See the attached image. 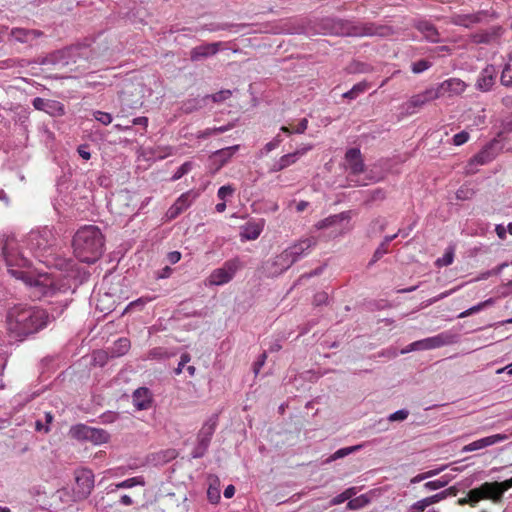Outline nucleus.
Returning <instances> with one entry per match:
<instances>
[{
    "instance_id": "16",
    "label": "nucleus",
    "mask_w": 512,
    "mask_h": 512,
    "mask_svg": "<svg viewBox=\"0 0 512 512\" xmlns=\"http://www.w3.org/2000/svg\"><path fill=\"white\" fill-rule=\"evenodd\" d=\"M345 168L353 176H358L365 171L364 160L358 148H350L346 151Z\"/></svg>"
},
{
    "instance_id": "56",
    "label": "nucleus",
    "mask_w": 512,
    "mask_h": 512,
    "mask_svg": "<svg viewBox=\"0 0 512 512\" xmlns=\"http://www.w3.org/2000/svg\"><path fill=\"white\" fill-rule=\"evenodd\" d=\"M77 152H78L79 156L82 157L84 160H89L91 158V154L88 151L87 144L80 145L77 149Z\"/></svg>"
},
{
    "instance_id": "37",
    "label": "nucleus",
    "mask_w": 512,
    "mask_h": 512,
    "mask_svg": "<svg viewBox=\"0 0 512 512\" xmlns=\"http://www.w3.org/2000/svg\"><path fill=\"white\" fill-rule=\"evenodd\" d=\"M137 485H140V486H144L145 485V481H144V478L142 476H135V477L126 479V480H124L122 482L117 483L115 485V487H116V489L132 488V487L137 486Z\"/></svg>"
},
{
    "instance_id": "6",
    "label": "nucleus",
    "mask_w": 512,
    "mask_h": 512,
    "mask_svg": "<svg viewBox=\"0 0 512 512\" xmlns=\"http://www.w3.org/2000/svg\"><path fill=\"white\" fill-rule=\"evenodd\" d=\"M457 339V334L451 333L450 331H445L435 336L412 342L402 351V353H408L416 350H431L440 348L456 343Z\"/></svg>"
},
{
    "instance_id": "24",
    "label": "nucleus",
    "mask_w": 512,
    "mask_h": 512,
    "mask_svg": "<svg viewBox=\"0 0 512 512\" xmlns=\"http://www.w3.org/2000/svg\"><path fill=\"white\" fill-rule=\"evenodd\" d=\"M481 500H489L484 484L471 489L465 497L459 498L457 503L460 506L470 505L476 507Z\"/></svg>"
},
{
    "instance_id": "50",
    "label": "nucleus",
    "mask_w": 512,
    "mask_h": 512,
    "mask_svg": "<svg viewBox=\"0 0 512 512\" xmlns=\"http://www.w3.org/2000/svg\"><path fill=\"white\" fill-rule=\"evenodd\" d=\"M207 497L212 504H216L220 500V492L217 488L210 486L207 490Z\"/></svg>"
},
{
    "instance_id": "34",
    "label": "nucleus",
    "mask_w": 512,
    "mask_h": 512,
    "mask_svg": "<svg viewBox=\"0 0 512 512\" xmlns=\"http://www.w3.org/2000/svg\"><path fill=\"white\" fill-rule=\"evenodd\" d=\"M500 82L506 87L512 86V53L509 55L508 62L502 70Z\"/></svg>"
},
{
    "instance_id": "41",
    "label": "nucleus",
    "mask_w": 512,
    "mask_h": 512,
    "mask_svg": "<svg viewBox=\"0 0 512 512\" xmlns=\"http://www.w3.org/2000/svg\"><path fill=\"white\" fill-rule=\"evenodd\" d=\"M26 65V61L24 59L17 58H9L3 61H0V69H9L13 67H24Z\"/></svg>"
},
{
    "instance_id": "8",
    "label": "nucleus",
    "mask_w": 512,
    "mask_h": 512,
    "mask_svg": "<svg viewBox=\"0 0 512 512\" xmlns=\"http://www.w3.org/2000/svg\"><path fill=\"white\" fill-rule=\"evenodd\" d=\"M238 258L227 260L222 267L212 271L208 280L211 285H223L231 281L236 272L241 268Z\"/></svg>"
},
{
    "instance_id": "5",
    "label": "nucleus",
    "mask_w": 512,
    "mask_h": 512,
    "mask_svg": "<svg viewBox=\"0 0 512 512\" xmlns=\"http://www.w3.org/2000/svg\"><path fill=\"white\" fill-rule=\"evenodd\" d=\"M86 54V46L74 45L50 53L41 60L40 64L64 68L76 63L79 58L86 56Z\"/></svg>"
},
{
    "instance_id": "3",
    "label": "nucleus",
    "mask_w": 512,
    "mask_h": 512,
    "mask_svg": "<svg viewBox=\"0 0 512 512\" xmlns=\"http://www.w3.org/2000/svg\"><path fill=\"white\" fill-rule=\"evenodd\" d=\"M323 27L327 29L331 34L342 35V36H379L388 37L393 34V30L390 26L377 25L374 23H359L353 24L350 21L337 19V18H326L323 20Z\"/></svg>"
},
{
    "instance_id": "2",
    "label": "nucleus",
    "mask_w": 512,
    "mask_h": 512,
    "mask_svg": "<svg viewBox=\"0 0 512 512\" xmlns=\"http://www.w3.org/2000/svg\"><path fill=\"white\" fill-rule=\"evenodd\" d=\"M73 252L81 262L94 263L103 252L104 237L94 225H85L77 230L72 241Z\"/></svg>"
},
{
    "instance_id": "4",
    "label": "nucleus",
    "mask_w": 512,
    "mask_h": 512,
    "mask_svg": "<svg viewBox=\"0 0 512 512\" xmlns=\"http://www.w3.org/2000/svg\"><path fill=\"white\" fill-rule=\"evenodd\" d=\"M1 250L5 258L6 264L9 267V272L11 273V275H13L17 279H21L25 282H28L29 278L27 277L26 272L12 268L14 266L26 267L30 264L29 260L26 259L17 251V242L15 238L7 237L4 241Z\"/></svg>"
},
{
    "instance_id": "57",
    "label": "nucleus",
    "mask_w": 512,
    "mask_h": 512,
    "mask_svg": "<svg viewBox=\"0 0 512 512\" xmlns=\"http://www.w3.org/2000/svg\"><path fill=\"white\" fill-rule=\"evenodd\" d=\"M492 302H493V301H492V299H488V300H486V301H484V302H481V303H479V304H477V305H475V306H473V307L469 308V309H468V310H469V313H470L471 315H472V314H474V313H477V312H479L480 310H482L484 307H486L487 305L491 304Z\"/></svg>"
},
{
    "instance_id": "14",
    "label": "nucleus",
    "mask_w": 512,
    "mask_h": 512,
    "mask_svg": "<svg viewBox=\"0 0 512 512\" xmlns=\"http://www.w3.org/2000/svg\"><path fill=\"white\" fill-rule=\"evenodd\" d=\"M498 142H491L487 146H485L479 153H477L473 158L470 159L466 171L469 174L475 172L473 169L474 165H485L491 162L497 155L496 146Z\"/></svg>"
},
{
    "instance_id": "29",
    "label": "nucleus",
    "mask_w": 512,
    "mask_h": 512,
    "mask_svg": "<svg viewBox=\"0 0 512 512\" xmlns=\"http://www.w3.org/2000/svg\"><path fill=\"white\" fill-rule=\"evenodd\" d=\"M264 227L263 221L261 222H248L244 226V230L242 233V236L248 240H255L257 239Z\"/></svg>"
},
{
    "instance_id": "48",
    "label": "nucleus",
    "mask_w": 512,
    "mask_h": 512,
    "mask_svg": "<svg viewBox=\"0 0 512 512\" xmlns=\"http://www.w3.org/2000/svg\"><path fill=\"white\" fill-rule=\"evenodd\" d=\"M409 415V411L405 409L398 410L392 414L389 415L388 420L391 422L394 421H403L405 420Z\"/></svg>"
},
{
    "instance_id": "49",
    "label": "nucleus",
    "mask_w": 512,
    "mask_h": 512,
    "mask_svg": "<svg viewBox=\"0 0 512 512\" xmlns=\"http://www.w3.org/2000/svg\"><path fill=\"white\" fill-rule=\"evenodd\" d=\"M447 483H448V480L437 479V480H433V481H429V482L425 483L424 487L427 488L428 490H437V489H440V488L446 486Z\"/></svg>"
},
{
    "instance_id": "52",
    "label": "nucleus",
    "mask_w": 512,
    "mask_h": 512,
    "mask_svg": "<svg viewBox=\"0 0 512 512\" xmlns=\"http://www.w3.org/2000/svg\"><path fill=\"white\" fill-rule=\"evenodd\" d=\"M116 345L119 347L117 352L118 354H124L126 353L130 348V342L127 338H120Z\"/></svg>"
},
{
    "instance_id": "54",
    "label": "nucleus",
    "mask_w": 512,
    "mask_h": 512,
    "mask_svg": "<svg viewBox=\"0 0 512 512\" xmlns=\"http://www.w3.org/2000/svg\"><path fill=\"white\" fill-rule=\"evenodd\" d=\"M454 258L453 251H448L444 254L443 258L438 259L437 263L440 265L448 266L452 264Z\"/></svg>"
},
{
    "instance_id": "19",
    "label": "nucleus",
    "mask_w": 512,
    "mask_h": 512,
    "mask_svg": "<svg viewBox=\"0 0 512 512\" xmlns=\"http://www.w3.org/2000/svg\"><path fill=\"white\" fill-rule=\"evenodd\" d=\"M486 489L489 500L492 502H500L503 494L508 489L512 488V477L503 482H485L483 483Z\"/></svg>"
},
{
    "instance_id": "55",
    "label": "nucleus",
    "mask_w": 512,
    "mask_h": 512,
    "mask_svg": "<svg viewBox=\"0 0 512 512\" xmlns=\"http://www.w3.org/2000/svg\"><path fill=\"white\" fill-rule=\"evenodd\" d=\"M364 505L362 499L360 497L349 499V502L347 503V508L350 510H356L361 508Z\"/></svg>"
},
{
    "instance_id": "31",
    "label": "nucleus",
    "mask_w": 512,
    "mask_h": 512,
    "mask_svg": "<svg viewBox=\"0 0 512 512\" xmlns=\"http://www.w3.org/2000/svg\"><path fill=\"white\" fill-rule=\"evenodd\" d=\"M311 147H308V148H304L302 150H297L296 152L294 153H289V154H286L284 156H282L277 165H278V168L277 170H282L288 166H290L291 164L295 163L298 156L300 155H303L306 151H308Z\"/></svg>"
},
{
    "instance_id": "23",
    "label": "nucleus",
    "mask_w": 512,
    "mask_h": 512,
    "mask_svg": "<svg viewBox=\"0 0 512 512\" xmlns=\"http://www.w3.org/2000/svg\"><path fill=\"white\" fill-rule=\"evenodd\" d=\"M507 439H508V436L506 434H495V435L487 436V437L478 439L472 443L465 445L462 448V451L463 452H471V451L480 450V449L486 448L488 446L497 444L499 442L505 441Z\"/></svg>"
},
{
    "instance_id": "30",
    "label": "nucleus",
    "mask_w": 512,
    "mask_h": 512,
    "mask_svg": "<svg viewBox=\"0 0 512 512\" xmlns=\"http://www.w3.org/2000/svg\"><path fill=\"white\" fill-rule=\"evenodd\" d=\"M109 439L110 434L106 430L91 427L88 441L92 442L95 445H101L107 443Z\"/></svg>"
},
{
    "instance_id": "64",
    "label": "nucleus",
    "mask_w": 512,
    "mask_h": 512,
    "mask_svg": "<svg viewBox=\"0 0 512 512\" xmlns=\"http://www.w3.org/2000/svg\"><path fill=\"white\" fill-rule=\"evenodd\" d=\"M235 494V487L233 485H228L224 490V497L231 498Z\"/></svg>"
},
{
    "instance_id": "45",
    "label": "nucleus",
    "mask_w": 512,
    "mask_h": 512,
    "mask_svg": "<svg viewBox=\"0 0 512 512\" xmlns=\"http://www.w3.org/2000/svg\"><path fill=\"white\" fill-rule=\"evenodd\" d=\"M235 188L232 185L221 186L217 191V196L221 200H225L227 197L232 196Z\"/></svg>"
},
{
    "instance_id": "53",
    "label": "nucleus",
    "mask_w": 512,
    "mask_h": 512,
    "mask_svg": "<svg viewBox=\"0 0 512 512\" xmlns=\"http://www.w3.org/2000/svg\"><path fill=\"white\" fill-rule=\"evenodd\" d=\"M426 508H427V506H426L424 500L421 499V500L415 502L414 504H412L408 508L407 512H424Z\"/></svg>"
},
{
    "instance_id": "63",
    "label": "nucleus",
    "mask_w": 512,
    "mask_h": 512,
    "mask_svg": "<svg viewBox=\"0 0 512 512\" xmlns=\"http://www.w3.org/2000/svg\"><path fill=\"white\" fill-rule=\"evenodd\" d=\"M266 358H267V355L265 352L260 355L258 361L255 363V372L256 373H258L260 368L264 365Z\"/></svg>"
},
{
    "instance_id": "38",
    "label": "nucleus",
    "mask_w": 512,
    "mask_h": 512,
    "mask_svg": "<svg viewBox=\"0 0 512 512\" xmlns=\"http://www.w3.org/2000/svg\"><path fill=\"white\" fill-rule=\"evenodd\" d=\"M360 448H361V445L341 448V449L337 450L335 453H333L328 458V462L335 461L337 459H340V458H343L345 456H348L349 454L359 450Z\"/></svg>"
},
{
    "instance_id": "59",
    "label": "nucleus",
    "mask_w": 512,
    "mask_h": 512,
    "mask_svg": "<svg viewBox=\"0 0 512 512\" xmlns=\"http://www.w3.org/2000/svg\"><path fill=\"white\" fill-rule=\"evenodd\" d=\"M167 258L171 264H176L181 259V253L178 251L169 252Z\"/></svg>"
},
{
    "instance_id": "44",
    "label": "nucleus",
    "mask_w": 512,
    "mask_h": 512,
    "mask_svg": "<svg viewBox=\"0 0 512 512\" xmlns=\"http://www.w3.org/2000/svg\"><path fill=\"white\" fill-rule=\"evenodd\" d=\"M213 102H222L232 96V91L229 89L218 91L215 94L209 95Z\"/></svg>"
},
{
    "instance_id": "36",
    "label": "nucleus",
    "mask_w": 512,
    "mask_h": 512,
    "mask_svg": "<svg viewBox=\"0 0 512 512\" xmlns=\"http://www.w3.org/2000/svg\"><path fill=\"white\" fill-rule=\"evenodd\" d=\"M368 89L367 82H359L355 84L349 91L343 94L344 98L355 99Z\"/></svg>"
},
{
    "instance_id": "1",
    "label": "nucleus",
    "mask_w": 512,
    "mask_h": 512,
    "mask_svg": "<svg viewBox=\"0 0 512 512\" xmlns=\"http://www.w3.org/2000/svg\"><path fill=\"white\" fill-rule=\"evenodd\" d=\"M49 315L36 306H14L6 316L7 332L11 339L23 341L47 326Z\"/></svg>"
},
{
    "instance_id": "39",
    "label": "nucleus",
    "mask_w": 512,
    "mask_h": 512,
    "mask_svg": "<svg viewBox=\"0 0 512 512\" xmlns=\"http://www.w3.org/2000/svg\"><path fill=\"white\" fill-rule=\"evenodd\" d=\"M356 494L355 488H348L345 491H343L341 494L337 495L331 500L332 505H339L346 500H349L351 497H353Z\"/></svg>"
},
{
    "instance_id": "18",
    "label": "nucleus",
    "mask_w": 512,
    "mask_h": 512,
    "mask_svg": "<svg viewBox=\"0 0 512 512\" xmlns=\"http://www.w3.org/2000/svg\"><path fill=\"white\" fill-rule=\"evenodd\" d=\"M497 76V68L494 65H487L478 76L475 84L476 88L483 92L489 91L495 84Z\"/></svg>"
},
{
    "instance_id": "33",
    "label": "nucleus",
    "mask_w": 512,
    "mask_h": 512,
    "mask_svg": "<svg viewBox=\"0 0 512 512\" xmlns=\"http://www.w3.org/2000/svg\"><path fill=\"white\" fill-rule=\"evenodd\" d=\"M90 426L85 424H77L72 426L70 429V435L72 438L77 440H86L88 441L90 435Z\"/></svg>"
},
{
    "instance_id": "47",
    "label": "nucleus",
    "mask_w": 512,
    "mask_h": 512,
    "mask_svg": "<svg viewBox=\"0 0 512 512\" xmlns=\"http://www.w3.org/2000/svg\"><path fill=\"white\" fill-rule=\"evenodd\" d=\"M153 299H154L153 297H149V296L140 297L137 300L130 302L129 305L126 307L124 312H127L131 308L136 307V306L143 307L145 304L151 302Z\"/></svg>"
},
{
    "instance_id": "28",
    "label": "nucleus",
    "mask_w": 512,
    "mask_h": 512,
    "mask_svg": "<svg viewBox=\"0 0 512 512\" xmlns=\"http://www.w3.org/2000/svg\"><path fill=\"white\" fill-rule=\"evenodd\" d=\"M215 429H216V421H214V420H210L202 426V428L200 429V431L198 433V441L201 446H203V447L208 446V444L212 438V435L215 432Z\"/></svg>"
},
{
    "instance_id": "17",
    "label": "nucleus",
    "mask_w": 512,
    "mask_h": 512,
    "mask_svg": "<svg viewBox=\"0 0 512 512\" xmlns=\"http://www.w3.org/2000/svg\"><path fill=\"white\" fill-rule=\"evenodd\" d=\"M239 145H234L219 149L212 153L210 156V170L212 173H217L238 151Z\"/></svg>"
},
{
    "instance_id": "21",
    "label": "nucleus",
    "mask_w": 512,
    "mask_h": 512,
    "mask_svg": "<svg viewBox=\"0 0 512 512\" xmlns=\"http://www.w3.org/2000/svg\"><path fill=\"white\" fill-rule=\"evenodd\" d=\"M32 104L35 109L44 111L51 116H58L64 114L63 105L55 100L36 97L33 99Z\"/></svg>"
},
{
    "instance_id": "46",
    "label": "nucleus",
    "mask_w": 512,
    "mask_h": 512,
    "mask_svg": "<svg viewBox=\"0 0 512 512\" xmlns=\"http://www.w3.org/2000/svg\"><path fill=\"white\" fill-rule=\"evenodd\" d=\"M447 497V492H439L435 495L423 498L427 507L440 502Z\"/></svg>"
},
{
    "instance_id": "12",
    "label": "nucleus",
    "mask_w": 512,
    "mask_h": 512,
    "mask_svg": "<svg viewBox=\"0 0 512 512\" xmlns=\"http://www.w3.org/2000/svg\"><path fill=\"white\" fill-rule=\"evenodd\" d=\"M432 87L434 92L437 93L438 99L444 96L455 97L461 95L465 92L467 84L459 78H449Z\"/></svg>"
},
{
    "instance_id": "61",
    "label": "nucleus",
    "mask_w": 512,
    "mask_h": 512,
    "mask_svg": "<svg viewBox=\"0 0 512 512\" xmlns=\"http://www.w3.org/2000/svg\"><path fill=\"white\" fill-rule=\"evenodd\" d=\"M495 232L500 239L504 240V239H506V234H507L508 230L503 225L499 224V225H496Z\"/></svg>"
},
{
    "instance_id": "15",
    "label": "nucleus",
    "mask_w": 512,
    "mask_h": 512,
    "mask_svg": "<svg viewBox=\"0 0 512 512\" xmlns=\"http://www.w3.org/2000/svg\"><path fill=\"white\" fill-rule=\"evenodd\" d=\"M295 263L294 258L289 254L287 249L277 255L271 262L266 264V270L271 276H277L286 271Z\"/></svg>"
},
{
    "instance_id": "9",
    "label": "nucleus",
    "mask_w": 512,
    "mask_h": 512,
    "mask_svg": "<svg viewBox=\"0 0 512 512\" xmlns=\"http://www.w3.org/2000/svg\"><path fill=\"white\" fill-rule=\"evenodd\" d=\"M489 12L487 10H479L473 13H453L450 16V23L466 29H471L477 25L488 22Z\"/></svg>"
},
{
    "instance_id": "27",
    "label": "nucleus",
    "mask_w": 512,
    "mask_h": 512,
    "mask_svg": "<svg viewBox=\"0 0 512 512\" xmlns=\"http://www.w3.org/2000/svg\"><path fill=\"white\" fill-rule=\"evenodd\" d=\"M416 28L427 41L432 43L439 42V33L432 23L428 21H420L417 23Z\"/></svg>"
},
{
    "instance_id": "11",
    "label": "nucleus",
    "mask_w": 512,
    "mask_h": 512,
    "mask_svg": "<svg viewBox=\"0 0 512 512\" xmlns=\"http://www.w3.org/2000/svg\"><path fill=\"white\" fill-rule=\"evenodd\" d=\"M436 99L437 93L434 92V89L431 86L424 91L411 96L405 103H403L402 108L407 114L411 115L418 112L426 104Z\"/></svg>"
},
{
    "instance_id": "43",
    "label": "nucleus",
    "mask_w": 512,
    "mask_h": 512,
    "mask_svg": "<svg viewBox=\"0 0 512 512\" xmlns=\"http://www.w3.org/2000/svg\"><path fill=\"white\" fill-rule=\"evenodd\" d=\"M93 119L98 121L100 124L107 126L112 122V116L109 113L102 111H94L92 113Z\"/></svg>"
},
{
    "instance_id": "26",
    "label": "nucleus",
    "mask_w": 512,
    "mask_h": 512,
    "mask_svg": "<svg viewBox=\"0 0 512 512\" xmlns=\"http://www.w3.org/2000/svg\"><path fill=\"white\" fill-rule=\"evenodd\" d=\"M316 244V240L314 238H307L299 241L298 243L292 245L287 248L289 254L294 258L296 262L302 255L305 254L307 250H309L312 246Z\"/></svg>"
},
{
    "instance_id": "10",
    "label": "nucleus",
    "mask_w": 512,
    "mask_h": 512,
    "mask_svg": "<svg viewBox=\"0 0 512 512\" xmlns=\"http://www.w3.org/2000/svg\"><path fill=\"white\" fill-rule=\"evenodd\" d=\"M44 36V33L38 29H28L23 27H13L8 34V41L11 43H20L28 47L36 45L37 40Z\"/></svg>"
},
{
    "instance_id": "62",
    "label": "nucleus",
    "mask_w": 512,
    "mask_h": 512,
    "mask_svg": "<svg viewBox=\"0 0 512 512\" xmlns=\"http://www.w3.org/2000/svg\"><path fill=\"white\" fill-rule=\"evenodd\" d=\"M388 252V247H381V245L377 248L373 255V260L377 261L379 260L384 254Z\"/></svg>"
},
{
    "instance_id": "58",
    "label": "nucleus",
    "mask_w": 512,
    "mask_h": 512,
    "mask_svg": "<svg viewBox=\"0 0 512 512\" xmlns=\"http://www.w3.org/2000/svg\"><path fill=\"white\" fill-rule=\"evenodd\" d=\"M469 195H472V191H470L469 189H465L463 187H461L457 192H456V197L457 199H461V200H465V199H468L470 196Z\"/></svg>"
},
{
    "instance_id": "25",
    "label": "nucleus",
    "mask_w": 512,
    "mask_h": 512,
    "mask_svg": "<svg viewBox=\"0 0 512 512\" xmlns=\"http://www.w3.org/2000/svg\"><path fill=\"white\" fill-rule=\"evenodd\" d=\"M133 404L137 410H146L151 407L152 393L146 387H140L133 393Z\"/></svg>"
},
{
    "instance_id": "13",
    "label": "nucleus",
    "mask_w": 512,
    "mask_h": 512,
    "mask_svg": "<svg viewBox=\"0 0 512 512\" xmlns=\"http://www.w3.org/2000/svg\"><path fill=\"white\" fill-rule=\"evenodd\" d=\"M504 33L501 26H492L486 30L478 31L470 35V42L473 44L494 45L500 42Z\"/></svg>"
},
{
    "instance_id": "60",
    "label": "nucleus",
    "mask_w": 512,
    "mask_h": 512,
    "mask_svg": "<svg viewBox=\"0 0 512 512\" xmlns=\"http://www.w3.org/2000/svg\"><path fill=\"white\" fill-rule=\"evenodd\" d=\"M131 125H138V126H143L144 128H146L148 126V118L147 117L134 118L131 121Z\"/></svg>"
},
{
    "instance_id": "42",
    "label": "nucleus",
    "mask_w": 512,
    "mask_h": 512,
    "mask_svg": "<svg viewBox=\"0 0 512 512\" xmlns=\"http://www.w3.org/2000/svg\"><path fill=\"white\" fill-rule=\"evenodd\" d=\"M193 163L190 161H187L183 163L177 171L172 175L171 181H177L180 178H182L184 175H186L188 172L192 170Z\"/></svg>"
},
{
    "instance_id": "22",
    "label": "nucleus",
    "mask_w": 512,
    "mask_h": 512,
    "mask_svg": "<svg viewBox=\"0 0 512 512\" xmlns=\"http://www.w3.org/2000/svg\"><path fill=\"white\" fill-rule=\"evenodd\" d=\"M221 46L222 42L207 43L196 46L190 51V59L195 62L213 56L218 53Z\"/></svg>"
},
{
    "instance_id": "7",
    "label": "nucleus",
    "mask_w": 512,
    "mask_h": 512,
    "mask_svg": "<svg viewBox=\"0 0 512 512\" xmlns=\"http://www.w3.org/2000/svg\"><path fill=\"white\" fill-rule=\"evenodd\" d=\"M76 487L73 491V501L86 499L94 488V474L90 469H80L75 472Z\"/></svg>"
},
{
    "instance_id": "40",
    "label": "nucleus",
    "mask_w": 512,
    "mask_h": 512,
    "mask_svg": "<svg viewBox=\"0 0 512 512\" xmlns=\"http://www.w3.org/2000/svg\"><path fill=\"white\" fill-rule=\"evenodd\" d=\"M431 66H432V63L430 61L421 59V60L413 62L411 64V71L414 74H420V73L428 70Z\"/></svg>"
},
{
    "instance_id": "32",
    "label": "nucleus",
    "mask_w": 512,
    "mask_h": 512,
    "mask_svg": "<svg viewBox=\"0 0 512 512\" xmlns=\"http://www.w3.org/2000/svg\"><path fill=\"white\" fill-rule=\"evenodd\" d=\"M209 99H210L209 95H206L204 97H197V98L189 99L183 104V109L187 113L193 112L195 110H198V109L204 107L207 103V100H209Z\"/></svg>"
},
{
    "instance_id": "51",
    "label": "nucleus",
    "mask_w": 512,
    "mask_h": 512,
    "mask_svg": "<svg viewBox=\"0 0 512 512\" xmlns=\"http://www.w3.org/2000/svg\"><path fill=\"white\" fill-rule=\"evenodd\" d=\"M468 139H469V134L465 130H462L460 133L454 135L453 143L456 146H460V145L466 143L468 141Z\"/></svg>"
},
{
    "instance_id": "20",
    "label": "nucleus",
    "mask_w": 512,
    "mask_h": 512,
    "mask_svg": "<svg viewBox=\"0 0 512 512\" xmlns=\"http://www.w3.org/2000/svg\"><path fill=\"white\" fill-rule=\"evenodd\" d=\"M197 194L188 191L183 193L175 202L174 204L168 209L167 216L170 219H174L177 216H179L182 212H184L190 205L192 204L193 200L196 198Z\"/></svg>"
},
{
    "instance_id": "35",
    "label": "nucleus",
    "mask_w": 512,
    "mask_h": 512,
    "mask_svg": "<svg viewBox=\"0 0 512 512\" xmlns=\"http://www.w3.org/2000/svg\"><path fill=\"white\" fill-rule=\"evenodd\" d=\"M348 218H349V216H348V213H346V212L340 213L338 215H332V216H329V217L321 220L320 222H318L317 228H319V229L327 228V227H330V226L336 224L339 221H343Z\"/></svg>"
}]
</instances>
